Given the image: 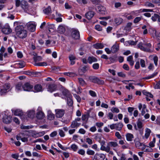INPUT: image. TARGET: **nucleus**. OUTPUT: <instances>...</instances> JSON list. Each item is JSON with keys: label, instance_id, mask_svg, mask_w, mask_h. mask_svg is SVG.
Here are the masks:
<instances>
[{"label": "nucleus", "instance_id": "obj_1", "mask_svg": "<svg viewBox=\"0 0 160 160\" xmlns=\"http://www.w3.org/2000/svg\"><path fill=\"white\" fill-rule=\"evenodd\" d=\"M16 35L20 38H26L27 35V32L25 30L22 25H18L15 29Z\"/></svg>", "mask_w": 160, "mask_h": 160}, {"label": "nucleus", "instance_id": "obj_2", "mask_svg": "<svg viewBox=\"0 0 160 160\" xmlns=\"http://www.w3.org/2000/svg\"><path fill=\"white\" fill-rule=\"evenodd\" d=\"M81 119L80 118H77L72 121L71 122L70 126L69 127V128H72L77 129L81 124L80 122Z\"/></svg>", "mask_w": 160, "mask_h": 160}, {"label": "nucleus", "instance_id": "obj_3", "mask_svg": "<svg viewBox=\"0 0 160 160\" xmlns=\"http://www.w3.org/2000/svg\"><path fill=\"white\" fill-rule=\"evenodd\" d=\"M108 146L110 148L111 150V148H112L115 151L117 152L116 148L119 147L118 143L114 141H111L108 142Z\"/></svg>", "mask_w": 160, "mask_h": 160}, {"label": "nucleus", "instance_id": "obj_4", "mask_svg": "<svg viewBox=\"0 0 160 160\" xmlns=\"http://www.w3.org/2000/svg\"><path fill=\"white\" fill-rule=\"evenodd\" d=\"M56 117L58 118H61L64 115L65 110L63 109H55Z\"/></svg>", "mask_w": 160, "mask_h": 160}, {"label": "nucleus", "instance_id": "obj_5", "mask_svg": "<svg viewBox=\"0 0 160 160\" xmlns=\"http://www.w3.org/2000/svg\"><path fill=\"white\" fill-rule=\"evenodd\" d=\"M21 6L25 12H28V11L29 7L28 2L26 1H22Z\"/></svg>", "mask_w": 160, "mask_h": 160}, {"label": "nucleus", "instance_id": "obj_6", "mask_svg": "<svg viewBox=\"0 0 160 160\" xmlns=\"http://www.w3.org/2000/svg\"><path fill=\"white\" fill-rule=\"evenodd\" d=\"M100 150L102 151H105L111 155H113L114 154L113 152L112 151L110 150V148L108 146V144L106 147L104 146L103 145H101Z\"/></svg>", "mask_w": 160, "mask_h": 160}, {"label": "nucleus", "instance_id": "obj_7", "mask_svg": "<svg viewBox=\"0 0 160 160\" xmlns=\"http://www.w3.org/2000/svg\"><path fill=\"white\" fill-rule=\"evenodd\" d=\"M33 88V86L28 82L26 83L23 85V90L25 91H31Z\"/></svg>", "mask_w": 160, "mask_h": 160}, {"label": "nucleus", "instance_id": "obj_8", "mask_svg": "<svg viewBox=\"0 0 160 160\" xmlns=\"http://www.w3.org/2000/svg\"><path fill=\"white\" fill-rule=\"evenodd\" d=\"M2 32L5 34H8L12 32L11 29L8 25L6 26L5 27L2 28Z\"/></svg>", "mask_w": 160, "mask_h": 160}, {"label": "nucleus", "instance_id": "obj_9", "mask_svg": "<svg viewBox=\"0 0 160 160\" xmlns=\"http://www.w3.org/2000/svg\"><path fill=\"white\" fill-rule=\"evenodd\" d=\"M27 26L28 30L31 32L34 31L36 29V25L35 23L31 22L27 23Z\"/></svg>", "mask_w": 160, "mask_h": 160}, {"label": "nucleus", "instance_id": "obj_10", "mask_svg": "<svg viewBox=\"0 0 160 160\" xmlns=\"http://www.w3.org/2000/svg\"><path fill=\"white\" fill-rule=\"evenodd\" d=\"M94 158L97 160H104L105 158V155L102 153H96L94 157Z\"/></svg>", "mask_w": 160, "mask_h": 160}, {"label": "nucleus", "instance_id": "obj_11", "mask_svg": "<svg viewBox=\"0 0 160 160\" xmlns=\"http://www.w3.org/2000/svg\"><path fill=\"white\" fill-rule=\"evenodd\" d=\"M3 122L6 124H9L11 121V117L10 115H7L6 114L4 115L2 118Z\"/></svg>", "mask_w": 160, "mask_h": 160}, {"label": "nucleus", "instance_id": "obj_12", "mask_svg": "<svg viewBox=\"0 0 160 160\" xmlns=\"http://www.w3.org/2000/svg\"><path fill=\"white\" fill-rule=\"evenodd\" d=\"M72 37L75 39H78L80 38V33L79 31L77 30H74L72 33Z\"/></svg>", "mask_w": 160, "mask_h": 160}, {"label": "nucleus", "instance_id": "obj_13", "mask_svg": "<svg viewBox=\"0 0 160 160\" xmlns=\"http://www.w3.org/2000/svg\"><path fill=\"white\" fill-rule=\"evenodd\" d=\"M138 47L141 50L144 51L149 52L150 49L149 48H146L145 46V44H143L142 43H140L138 44Z\"/></svg>", "mask_w": 160, "mask_h": 160}, {"label": "nucleus", "instance_id": "obj_14", "mask_svg": "<svg viewBox=\"0 0 160 160\" xmlns=\"http://www.w3.org/2000/svg\"><path fill=\"white\" fill-rule=\"evenodd\" d=\"M56 86L55 84H50L48 85L47 89L48 91L50 92H52L56 90Z\"/></svg>", "mask_w": 160, "mask_h": 160}, {"label": "nucleus", "instance_id": "obj_15", "mask_svg": "<svg viewBox=\"0 0 160 160\" xmlns=\"http://www.w3.org/2000/svg\"><path fill=\"white\" fill-rule=\"evenodd\" d=\"M12 112L14 115L15 116H21V118L22 117L25 118V115H23L22 111L19 109H16L14 111H12Z\"/></svg>", "mask_w": 160, "mask_h": 160}, {"label": "nucleus", "instance_id": "obj_16", "mask_svg": "<svg viewBox=\"0 0 160 160\" xmlns=\"http://www.w3.org/2000/svg\"><path fill=\"white\" fill-rule=\"evenodd\" d=\"M97 9L99 12L101 14H105L106 12L105 8L102 5L98 6Z\"/></svg>", "mask_w": 160, "mask_h": 160}, {"label": "nucleus", "instance_id": "obj_17", "mask_svg": "<svg viewBox=\"0 0 160 160\" xmlns=\"http://www.w3.org/2000/svg\"><path fill=\"white\" fill-rule=\"evenodd\" d=\"M151 132V130L148 128L145 129V133L144 136L142 137L143 139L145 138L147 139L149 137L150 133Z\"/></svg>", "mask_w": 160, "mask_h": 160}, {"label": "nucleus", "instance_id": "obj_18", "mask_svg": "<svg viewBox=\"0 0 160 160\" xmlns=\"http://www.w3.org/2000/svg\"><path fill=\"white\" fill-rule=\"evenodd\" d=\"M119 49V47L118 45L115 43L112 47L111 48V51L112 53H115L117 52Z\"/></svg>", "mask_w": 160, "mask_h": 160}, {"label": "nucleus", "instance_id": "obj_19", "mask_svg": "<svg viewBox=\"0 0 160 160\" xmlns=\"http://www.w3.org/2000/svg\"><path fill=\"white\" fill-rule=\"evenodd\" d=\"M93 47L96 49H101L103 48L104 46L101 43H97L93 45Z\"/></svg>", "mask_w": 160, "mask_h": 160}, {"label": "nucleus", "instance_id": "obj_20", "mask_svg": "<svg viewBox=\"0 0 160 160\" xmlns=\"http://www.w3.org/2000/svg\"><path fill=\"white\" fill-rule=\"evenodd\" d=\"M95 13L92 11H90L86 13L85 15L86 18L88 19H90L94 16Z\"/></svg>", "mask_w": 160, "mask_h": 160}, {"label": "nucleus", "instance_id": "obj_21", "mask_svg": "<svg viewBox=\"0 0 160 160\" xmlns=\"http://www.w3.org/2000/svg\"><path fill=\"white\" fill-rule=\"evenodd\" d=\"M98 61V59L93 56L89 57L88 58V62L90 64L94 62H96Z\"/></svg>", "mask_w": 160, "mask_h": 160}, {"label": "nucleus", "instance_id": "obj_22", "mask_svg": "<svg viewBox=\"0 0 160 160\" xmlns=\"http://www.w3.org/2000/svg\"><path fill=\"white\" fill-rule=\"evenodd\" d=\"M16 90L18 92L22 91L23 90V85L21 82H19L16 84L15 86Z\"/></svg>", "mask_w": 160, "mask_h": 160}, {"label": "nucleus", "instance_id": "obj_23", "mask_svg": "<svg viewBox=\"0 0 160 160\" xmlns=\"http://www.w3.org/2000/svg\"><path fill=\"white\" fill-rule=\"evenodd\" d=\"M127 61L131 66H132L134 65V61L133 60V57L132 55L129 56L127 58Z\"/></svg>", "mask_w": 160, "mask_h": 160}, {"label": "nucleus", "instance_id": "obj_24", "mask_svg": "<svg viewBox=\"0 0 160 160\" xmlns=\"http://www.w3.org/2000/svg\"><path fill=\"white\" fill-rule=\"evenodd\" d=\"M126 140L128 141H132L133 139L134 138L133 135L131 133H127L126 135Z\"/></svg>", "mask_w": 160, "mask_h": 160}, {"label": "nucleus", "instance_id": "obj_25", "mask_svg": "<svg viewBox=\"0 0 160 160\" xmlns=\"http://www.w3.org/2000/svg\"><path fill=\"white\" fill-rule=\"evenodd\" d=\"M42 91V87L39 84H37L34 87V92H38Z\"/></svg>", "mask_w": 160, "mask_h": 160}, {"label": "nucleus", "instance_id": "obj_26", "mask_svg": "<svg viewBox=\"0 0 160 160\" xmlns=\"http://www.w3.org/2000/svg\"><path fill=\"white\" fill-rule=\"evenodd\" d=\"M72 96L71 97L67 98V101L68 105L69 106L71 107L72 106L73 102L72 99Z\"/></svg>", "mask_w": 160, "mask_h": 160}, {"label": "nucleus", "instance_id": "obj_27", "mask_svg": "<svg viewBox=\"0 0 160 160\" xmlns=\"http://www.w3.org/2000/svg\"><path fill=\"white\" fill-rule=\"evenodd\" d=\"M69 58L70 61V64L71 65H74L75 62L74 60L76 59V57L72 55H70L69 56Z\"/></svg>", "mask_w": 160, "mask_h": 160}, {"label": "nucleus", "instance_id": "obj_28", "mask_svg": "<svg viewBox=\"0 0 160 160\" xmlns=\"http://www.w3.org/2000/svg\"><path fill=\"white\" fill-rule=\"evenodd\" d=\"M149 32L154 38H155L158 33L156 30L153 28H150L149 30Z\"/></svg>", "mask_w": 160, "mask_h": 160}, {"label": "nucleus", "instance_id": "obj_29", "mask_svg": "<svg viewBox=\"0 0 160 160\" xmlns=\"http://www.w3.org/2000/svg\"><path fill=\"white\" fill-rule=\"evenodd\" d=\"M63 95L67 98L71 97L72 96L68 90L66 89H64L62 92Z\"/></svg>", "mask_w": 160, "mask_h": 160}, {"label": "nucleus", "instance_id": "obj_30", "mask_svg": "<svg viewBox=\"0 0 160 160\" xmlns=\"http://www.w3.org/2000/svg\"><path fill=\"white\" fill-rule=\"evenodd\" d=\"M123 124L122 122L116 123V129L118 131H121L123 126Z\"/></svg>", "mask_w": 160, "mask_h": 160}, {"label": "nucleus", "instance_id": "obj_31", "mask_svg": "<svg viewBox=\"0 0 160 160\" xmlns=\"http://www.w3.org/2000/svg\"><path fill=\"white\" fill-rule=\"evenodd\" d=\"M65 31V29L62 25H60L58 28V32L61 34L64 33Z\"/></svg>", "mask_w": 160, "mask_h": 160}, {"label": "nucleus", "instance_id": "obj_32", "mask_svg": "<svg viewBox=\"0 0 160 160\" xmlns=\"http://www.w3.org/2000/svg\"><path fill=\"white\" fill-rule=\"evenodd\" d=\"M54 115L50 111H48V118L50 120H53L54 118Z\"/></svg>", "mask_w": 160, "mask_h": 160}, {"label": "nucleus", "instance_id": "obj_33", "mask_svg": "<svg viewBox=\"0 0 160 160\" xmlns=\"http://www.w3.org/2000/svg\"><path fill=\"white\" fill-rule=\"evenodd\" d=\"M44 117V113L42 111H39L37 112V118L39 119H41Z\"/></svg>", "mask_w": 160, "mask_h": 160}, {"label": "nucleus", "instance_id": "obj_34", "mask_svg": "<svg viewBox=\"0 0 160 160\" xmlns=\"http://www.w3.org/2000/svg\"><path fill=\"white\" fill-rule=\"evenodd\" d=\"M123 19L120 18H118L115 19L114 22L117 25H119L123 22Z\"/></svg>", "mask_w": 160, "mask_h": 160}, {"label": "nucleus", "instance_id": "obj_35", "mask_svg": "<svg viewBox=\"0 0 160 160\" xmlns=\"http://www.w3.org/2000/svg\"><path fill=\"white\" fill-rule=\"evenodd\" d=\"M44 13L46 14H49L51 13L52 11L50 6H48L43 10Z\"/></svg>", "mask_w": 160, "mask_h": 160}, {"label": "nucleus", "instance_id": "obj_36", "mask_svg": "<svg viewBox=\"0 0 160 160\" xmlns=\"http://www.w3.org/2000/svg\"><path fill=\"white\" fill-rule=\"evenodd\" d=\"M98 78L94 76H91L89 77V81L93 83H96Z\"/></svg>", "mask_w": 160, "mask_h": 160}, {"label": "nucleus", "instance_id": "obj_37", "mask_svg": "<svg viewBox=\"0 0 160 160\" xmlns=\"http://www.w3.org/2000/svg\"><path fill=\"white\" fill-rule=\"evenodd\" d=\"M35 114L34 111L33 110L30 111L28 112V116L29 118H32L34 117Z\"/></svg>", "mask_w": 160, "mask_h": 160}, {"label": "nucleus", "instance_id": "obj_38", "mask_svg": "<svg viewBox=\"0 0 160 160\" xmlns=\"http://www.w3.org/2000/svg\"><path fill=\"white\" fill-rule=\"evenodd\" d=\"M34 65L36 66H47L48 64L46 62H40L39 63H35Z\"/></svg>", "mask_w": 160, "mask_h": 160}, {"label": "nucleus", "instance_id": "obj_39", "mask_svg": "<svg viewBox=\"0 0 160 160\" xmlns=\"http://www.w3.org/2000/svg\"><path fill=\"white\" fill-rule=\"evenodd\" d=\"M17 67L19 68H22L24 67L25 66V63L23 62H21L16 64Z\"/></svg>", "mask_w": 160, "mask_h": 160}, {"label": "nucleus", "instance_id": "obj_40", "mask_svg": "<svg viewBox=\"0 0 160 160\" xmlns=\"http://www.w3.org/2000/svg\"><path fill=\"white\" fill-rule=\"evenodd\" d=\"M8 91H9L10 89V85L9 83H6L3 85L2 87Z\"/></svg>", "mask_w": 160, "mask_h": 160}, {"label": "nucleus", "instance_id": "obj_41", "mask_svg": "<svg viewBox=\"0 0 160 160\" xmlns=\"http://www.w3.org/2000/svg\"><path fill=\"white\" fill-rule=\"evenodd\" d=\"M138 127V128L139 129L141 128L142 127V122L140 121V119L139 118L137 122Z\"/></svg>", "mask_w": 160, "mask_h": 160}, {"label": "nucleus", "instance_id": "obj_42", "mask_svg": "<svg viewBox=\"0 0 160 160\" xmlns=\"http://www.w3.org/2000/svg\"><path fill=\"white\" fill-rule=\"evenodd\" d=\"M158 74L157 72H155L153 73L152 74V75L148 76L146 77L145 79H150V78H153L155 76H156Z\"/></svg>", "mask_w": 160, "mask_h": 160}, {"label": "nucleus", "instance_id": "obj_43", "mask_svg": "<svg viewBox=\"0 0 160 160\" xmlns=\"http://www.w3.org/2000/svg\"><path fill=\"white\" fill-rule=\"evenodd\" d=\"M159 18V15L156 13H155L154 15L152 17L151 19L153 21L155 22L156 21L158 18Z\"/></svg>", "mask_w": 160, "mask_h": 160}, {"label": "nucleus", "instance_id": "obj_44", "mask_svg": "<svg viewBox=\"0 0 160 160\" xmlns=\"http://www.w3.org/2000/svg\"><path fill=\"white\" fill-rule=\"evenodd\" d=\"M42 59V57L40 56H34L33 57V59L35 62L41 61Z\"/></svg>", "mask_w": 160, "mask_h": 160}, {"label": "nucleus", "instance_id": "obj_45", "mask_svg": "<svg viewBox=\"0 0 160 160\" xmlns=\"http://www.w3.org/2000/svg\"><path fill=\"white\" fill-rule=\"evenodd\" d=\"M156 142V139L155 138H153L152 141H151L149 143V145L151 148L154 147L155 146V143Z\"/></svg>", "mask_w": 160, "mask_h": 160}, {"label": "nucleus", "instance_id": "obj_46", "mask_svg": "<svg viewBox=\"0 0 160 160\" xmlns=\"http://www.w3.org/2000/svg\"><path fill=\"white\" fill-rule=\"evenodd\" d=\"M145 5L146 7L153 8L154 7V5L151 2H147L145 3Z\"/></svg>", "mask_w": 160, "mask_h": 160}, {"label": "nucleus", "instance_id": "obj_47", "mask_svg": "<svg viewBox=\"0 0 160 160\" xmlns=\"http://www.w3.org/2000/svg\"><path fill=\"white\" fill-rule=\"evenodd\" d=\"M87 153L88 155H93L95 154V152L93 150L88 149L87 151Z\"/></svg>", "mask_w": 160, "mask_h": 160}, {"label": "nucleus", "instance_id": "obj_48", "mask_svg": "<svg viewBox=\"0 0 160 160\" xmlns=\"http://www.w3.org/2000/svg\"><path fill=\"white\" fill-rule=\"evenodd\" d=\"M8 92L6 90V89L2 87V88H1L0 91V94L1 95H2L6 94Z\"/></svg>", "mask_w": 160, "mask_h": 160}, {"label": "nucleus", "instance_id": "obj_49", "mask_svg": "<svg viewBox=\"0 0 160 160\" xmlns=\"http://www.w3.org/2000/svg\"><path fill=\"white\" fill-rule=\"evenodd\" d=\"M104 82L103 80L100 79L98 78L96 83L98 85H103L104 84Z\"/></svg>", "mask_w": 160, "mask_h": 160}, {"label": "nucleus", "instance_id": "obj_50", "mask_svg": "<svg viewBox=\"0 0 160 160\" xmlns=\"http://www.w3.org/2000/svg\"><path fill=\"white\" fill-rule=\"evenodd\" d=\"M111 111L112 112H115L116 113H118L119 112V109L115 107H113L111 109Z\"/></svg>", "mask_w": 160, "mask_h": 160}, {"label": "nucleus", "instance_id": "obj_51", "mask_svg": "<svg viewBox=\"0 0 160 160\" xmlns=\"http://www.w3.org/2000/svg\"><path fill=\"white\" fill-rule=\"evenodd\" d=\"M71 147L72 149L75 152L78 149V146L75 144H73L71 145Z\"/></svg>", "mask_w": 160, "mask_h": 160}, {"label": "nucleus", "instance_id": "obj_52", "mask_svg": "<svg viewBox=\"0 0 160 160\" xmlns=\"http://www.w3.org/2000/svg\"><path fill=\"white\" fill-rule=\"evenodd\" d=\"M86 141L90 145L92 144L93 143V141L92 139L89 138H87L86 139Z\"/></svg>", "mask_w": 160, "mask_h": 160}, {"label": "nucleus", "instance_id": "obj_53", "mask_svg": "<svg viewBox=\"0 0 160 160\" xmlns=\"http://www.w3.org/2000/svg\"><path fill=\"white\" fill-rule=\"evenodd\" d=\"M99 67V64L98 63H95L92 65V67L93 69L95 70L98 69Z\"/></svg>", "mask_w": 160, "mask_h": 160}, {"label": "nucleus", "instance_id": "obj_54", "mask_svg": "<svg viewBox=\"0 0 160 160\" xmlns=\"http://www.w3.org/2000/svg\"><path fill=\"white\" fill-rule=\"evenodd\" d=\"M78 81L80 84L82 86H83L86 84L82 78H79Z\"/></svg>", "mask_w": 160, "mask_h": 160}, {"label": "nucleus", "instance_id": "obj_55", "mask_svg": "<svg viewBox=\"0 0 160 160\" xmlns=\"http://www.w3.org/2000/svg\"><path fill=\"white\" fill-rule=\"evenodd\" d=\"M132 23L131 22H129L128 23L125 27V29L126 30H129L130 29V28L132 25Z\"/></svg>", "mask_w": 160, "mask_h": 160}, {"label": "nucleus", "instance_id": "obj_56", "mask_svg": "<svg viewBox=\"0 0 160 160\" xmlns=\"http://www.w3.org/2000/svg\"><path fill=\"white\" fill-rule=\"evenodd\" d=\"M103 123L102 122H97L96 123V126L98 128H101L103 125Z\"/></svg>", "mask_w": 160, "mask_h": 160}, {"label": "nucleus", "instance_id": "obj_57", "mask_svg": "<svg viewBox=\"0 0 160 160\" xmlns=\"http://www.w3.org/2000/svg\"><path fill=\"white\" fill-rule=\"evenodd\" d=\"M78 153L82 156H84L85 154V151L82 149H80L78 151Z\"/></svg>", "mask_w": 160, "mask_h": 160}, {"label": "nucleus", "instance_id": "obj_58", "mask_svg": "<svg viewBox=\"0 0 160 160\" xmlns=\"http://www.w3.org/2000/svg\"><path fill=\"white\" fill-rule=\"evenodd\" d=\"M89 93L92 97H95L97 96V94L95 92L92 90L89 91Z\"/></svg>", "mask_w": 160, "mask_h": 160}, {"label": "nucleus", "instance_id": "obj_59", "mask_svg": "<svg viewBox=\"0 0 160 160\" xmlns=\"http://www.w3.org/2000/svg\"><path fill=\"white\" fill-rule=\"evenodd\" d=\"M88 116L87 115H83L82 116V119L83 121H87L88 119Z\"/></svg>", "mask_w": 160, "mask_h": 160}, {"label": "nucleus", "instance_id": "obj_60", "mask_svg": "<svg viewBox=\"0 0 160 160\" xmlns=\"http://www.w3.org/2000/svg\"><path fill=\"white\" fill-rule=\"evenodd\" d=\"M95 28L98 31H102V27L100 25H95Z\"/></svg>", "mask_w": 160, "mask_h": 160}, {"label": "nucleus", "instance_id": "obj_61", "mask_svg": "<svg viewBox=\"0 0 160 160\" xmlns=\"http://www.w3.org/2000/svg\"><path fill=\"white\" fill-rule=\"evenodd\" d=\"M140 65L142 67L144 68L145 67V61L142 59L140 60Z\"/></svg>", "mask_w": 160, "mask_h": 160}, {"label": "nucleus", "instance_id": "obj_62", "mask_svg": "<svg viewBox=\"0 0 160 160\" xmlns=\"http://www.w3.org/2000/svg\"><path fill=\"white\" fill-rule=\"evenodd\" d=\"M73 96L78 102H80L81 99V98L79 96L77 95L76 94H74Z\"/></svg>", "mask_w": 160, "mask_h": 160}, {"label": "nucleus", "instance_id": "obj_63", "mask_svg": "<svg viewBox=\"0 0 160 160\" xmlns=\"http://www.w3.org/2000/svg\"><path fill=\"white\" fill-rule=\"evenodd\" d=\"M108 118L109 119H112L113 117V115L111 112H109L107 114Z\"/></svg>", "mask_w": 160, "mask_h": 160}, {"label": "nucleus", "instance_id": "obj_64", "mask_svg": "<svg viewBox=\"0 0 160 160\" xmlns=\"http://www.w3.org/2000/svg\"><path fill=\"white\" fill-rule=\"evenodd\" d=\"M141 18L140 17H137L134 19L133 22L135 23L138 22L141 20Z\"/></svg>", "mask_w": 160, "mask_h": 160}]
</instances>
